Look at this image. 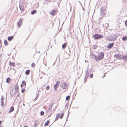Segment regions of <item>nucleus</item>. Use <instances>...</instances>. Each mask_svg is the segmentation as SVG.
Masks as SVG:
<instances>
[{
    "instance_id": "obj_18",
    "label": "nucleus",
    "mask_w": 127,
    "mask_h": 127,
    "mask_svg": "<svg viewBox=\"0 0 127 127\" xmlns=\"http://www.w3.org/2000/svg\"><path fill=\"white\" fill-rule=\"evenodd\" d=\"M66 43H64L62 45V47L64 49L66 47Z\"/></svg>"
},
{
    "instance_id": "obj_30",
    "label": "nucleus",
    "mask_w": 127,
    "mask_h": 127,
    "mask_svg": "<svg viewBox=\"0 0 127 127\" xmlns=\"http://www.w3.org/2000/svg\"><path fill=\"white\" fill-rule=\"evenodd\" d=\"M22 84L24 86H25L26 85V83L24 81H23L22 82Z\"/></svg>"
},
{
    "instance_id": "obj_45",
    "label": "nucleus",
    "mask_w": 127,
    "mask_h": 127,
    "mask_svg": "<svg viewBox=\"0 0 127 127\" xmlns=\"http://www.w3.org/2000/svg\"><path fill=\"white\" fill-rule=\"evenodd\" d=\"M23 105L24 106L25 105V104L24 103H23Z\"/></svg>"
},
{
    "instance_id": "obj_47",
    "label": "nucleus",
    "mask_w": 127,
    "mask_h": 127,
    "mask_svg": "<svg viewBox=\"0 0 127 127\" xmlns=\"http://www.w3.org/2000/svg\"><path fill=\"white\" fill-rule=\"evenodd\" d=\"M10 54H11V53H10V54H8V56H9V55Z\"/></svg>"
},
{
    "instance_id": "obj_8",
    "label": "nucleus",
    "mask_w": 127,
    "mask_h": 127,
    "mask_svg": "<svg viewBox=\"0 0 127 127\" xmlns=\"http://www.w3.org/2000/svg\"><path fill=\"white\" fill-rule=\"evenodd\" d=\"M121 55L119 54H117L116 55H115L114 56V57L115 58H117L118 59H121Z\"/></svg>"
},
{
    "instance_id": "obj_43",
    "label": "nucleus",
    "mask_w": 127,
    "mask_h": 127,
    "mask_svg": "<svg viewBox=\"0 0 127 127\" xmlns=\"http://www.w3.org/2000/svg\"><path fill=\"white\" fill-rule=\"evenodd\" d=\"M24 127H27L26 126H24Z\"/></svg>"
},
{
    "instance_id": "obj_26",
    "label": "nucleus",
    "mask_w": 127,
    "mask_h": 127,
    "mask_svg": "<svg viewBox=\"0 0 127 127\" xmlns=\"http://www.w3.org/2000/svg\"><path fill=\"white\" fill-rule=\"evenodd\" d=\"M4 43L6 45H7L8 44V43L7 42V41L6 40H5L4 41Z\"/></svg>"
},
{
    "instance_id": "obj_46",
    "label": "nucleus",
    "mask_w": 127,
    "mask_h": 127,
    "mask_svg": "<svg viewBox=\"0 0 127 127\" xmlns=\"http://www.w3.org/2000/svg\"><path fill=\"white\" fill-rule=\"evenodd\" d=\"M55 64V63H54L53 64V65H54Z\"/></svg>"
},
{
    "instance_id": "obj_29",
    "label": "nucleus",
    "mask_w": 127,
    "mask_h": 127,
    "mask_svg": "<svg viewBox=\"0 0 127 127\" xmlns=\"http://www.w3.org/2000/svg\"><path fill=\"white\" fill-rule=\"evenodd\" d=\"M100 14L101 15H103L104 14V11H102V10H100Z\"/></svg>"
},
{
    "instance_id": "obj_41",
    "label": "nucleus",
    "mask_w": 127,
    "mask_h": 127,
    "mask_svg": "<svg viewBox=\"0 0 127 127\" xmlns=\"http://www.w3.org/2000/svg\"><path fill=\"white\" fill-rule=\"evenodd\" d=\"M21 87H23V85L22 84L21 85Z\"/></svg>"
},
{
    "instance_id": "obj_6",
    "label": "nucleus",
    "mask_w": 127,
    "mask_h": 127,
    "mask_svg": "<svg viewBox=\"0 0 127 127\" xmlns=\"http://www.w3.org/2000/svg\"><path fill=\"white\" fill-rule=\"evenodd\" d=\"M61 86L62 88L64 89H66L67 88V85L66 83H62L61 84Z\"/></svg>"
},
{
    "instance_id": "obj_35",
    "label": "nucleus",
    "mask_w": 127,
    "mask_h": 127,
    "mask_svg": "<svg viewBox=\"0 0 127 127\" xmlns=\"http://www.w3.org/2000/svg\"><path fill=\"white\" fill-rule=\"evenodd\" d=\"M125 24L126 26L127 27V20L125 21Z\"/></svg>"
},
{
    "instance_id": "obj_9",
    "label": "nucleus",
    "mask_w": 127,
    "mask_h": 127,
    "mask_svg": "<svg viewBox=\"0 0 127 127\" xmlns=\"http://www.w3.org/2000/svg\"><path fill=\"white\" fill-rule=\"evenodd\" d=\"M114 44V43L113 42L109 44L107 46V48L108 49L111 48L113 47Z\"/></svg>"
},
{
    "instance_id": "obj_15",
    "label": "nucleus",
    "mask_w": 127,
    "mask_h": 127,
    "mask_svg": "<svg viewBox=\"0 0 127 127\" xmlns=\"http://www.w3.org/2000/svg\"><path fill=\"white\" fill-rule=\"evenodd\" d=\"M13 38V36H9L8 38V39L9 41H10L12 40Z\"/></svg>"
},
{
    "instance_id": "obj_25",
    "label": "nucleus",
    "mask_w": 127,
    "mask_h": 127,
    "mask_svg": "<svg viewBox=\"0 0 127 127\" xmlns=\"http://www.w3.org/2000/svg\"><path fill=\"white\" fill-rule=\"evenodd\" d=\"M10 65L12 66H14L15 65V64L14 63H12L11 62H10Z\"/></svg>"
},
{
    "instance_id": "obj_51",
    "label": "nucleus",
    "mask_w": 127,
    "mask_h": 127,
    "mask_svg": "<svg viewBox=\"0 0 127 127\" xmlns=\"http://www.w3.org/2000/svg\"><path fill=\"white\" fill-rule=\"evenodd\" d=\"M105 75H104V76H103V77H104V76H105Z\"/></svg>"
},
{
    "instance_id": "obj_14",
    "label": "nucleus",
    "mask_w": 127,
    "mask_h": 127,
    "mask_svg": "<svg viewBox=\"0 0 127 127\" xmlns=\"http://www.w3.org/2000/svg\"><path fill=\"white\" fill-rule=\"evenodd\" d=\"M53 104H51L49 106L48 109L47 110V111H48V112H49L50 110L52 108Z\"/></svg>"
},
{
    "instance_id": "obj_40",
    "label": "nucleus",
    "mask_w": 127,
    "mask_h": 127,
    "mask_svg": "<svg viewBox=\"0 0 127 127\" xmlns=\"http://www.w3.org/2000/svg\"><path fill=\"white\" fill-rule=\"evenodd\" d=\"M37 53H40V52L39 51H38L37 52Z\"/></svg>"
},
{
    "instance_id": "obj_39",
    "label": "nucleus",
    "mask_w": 127,
    "mask_h": 127,
    "mask_svg": "<svg viewBox=\"0 0 127 127\" xmlns=\"http://www.w3.org/2000/svg\"><path fill=\"white\" fill-rule=\"evenodd\" d=\"M2 122L1 121H0V125L1 124Z\"/></svg>"
},
{
    "instance_id": "obj_33",
    "label": "nucleus",
    "mask_w": 127,
    "mask_h": 127,
    "mask_svg": "<svg viewBox=\"0 0 127 127\" xmlns=\"http://www.w3.org/2000/svg\"><path fill=\"white\" fill-rule=\"evenodd\" d=\"M32 67H33L35 66V64L34 63H32L31 64Z\"/></svg>"
},
{
    "instance_id": "obj_44",
    "label": "nucleus",
    "mask_w": 127,
    "mask_h": 127,
    "mask_svg": "<svg viewBox=\"0 0 127 127\" xmlns=\"http://www.w3.org/2000/svg\"><path fill=\"white\" fill-rule=\"evenodd\" d=\"M38 95H39V94H38L37 95V96H38Z\"/></svg>"
},
{
    "instance_id": "obj_21",
    "label": "nucleus",
    "mask_w": 127,
    "mask_h": 127,
    "mask_svg": "<svg viewBox=\"0 0 127 127\" xmlns=\"http://www.w3.org/2000/svg\"><path fill=\"white\" fill-rule=\"evenodd\" d=\"M106 9V8L105 7H101L100 9V10L104 11Z\"/></svg>"
},
{
    "instance_id": "obj_1",
    "label": "nucleus",
    "mask_w": 127,
    "mask_h": 127,
    "mask_svg": "<svg viewBox=\"0 0 127 127\" xmlns=\"http://www.w3.org/2000/svg\"><path fill=\"white\" fill-rule=\"evenodd\" d=\"M117 37V35L115 34H112L111 35H108L106 36V38L108 41H113L116 39Z\"/></svg>"
},
{
    "instance_id": "obj_32",
    "label": "nucleus",
    "mask_w": 127,
    "mask_h": 127,
    "mask_svg": "<svg viewBox=\"0 0 127 127\" xmlns=\"http://www.w3.org/2000/svg\"><path fill=\"white\" fill-rule=\"evenodd\" d=\"M44 113V112H43V111H41V112H40V115H41L42 116V115H43Z\"/></svg>"
},
{
    "instance_id": "obj_38",
    "label": "nucleus",
    "mask_w": 127,
    "mask_h": 127,
    "mask_svg": "<svg viewBox=\"0 0 127 127\" xmlns=\"http://www.w3.org/2000/svg\"><path fill=\"white\" fill-rule=\"evenodd\" d=\"M79 2L80 3L81 5V6L82 5V4L81 3V2L79 1Z\"/></svg>"
},
{
    "instance_id": "obj_34",
    "label": "nucleus",
    "mask_w": 127,
    "mask_h": 127,
    "mask_svg": "<svg viewBox=\"0 0 127 127\" xmlns=\"http://www.w3.org/2000/svg\"><path fill=\"white\" fill-rule=\"evenodd\" d=\"M49 86H47L46 87V89L47 90H48L49 89Z\"/></svg>"
},
{
    "instance_id": "obj_10",
    "label": "nucleus",
    "mask_w": 127,
    "mask_h": 127,
    "mask_svg": "<svg viewBox=\"0 0 127 127\" xmlns=\"http://www.w3.org/2000/svg\"><path fill=\"white\" fill-rule=\"evenodd\" d=\"M57 10L56 9H55L53 10L51 12V14L52 15H54L55 14V13L57 12Z\"/></svg>"
},
{
    "instance_id": "obj_50",
    "label": "nucleus",
    "mask_w": 127,
    "mask_h": 127,
    "mask_svg": "<svg viewBox=\"0 0 127 127\" xmlns=\"http://www.w3.org/2000/svg\"><path fill=\"white\" fill-rule=\"evenodd\" d=\"M37 98H35V100H36L37 99Z\"/></svg>"
},
{
    "instance_id": "obj_19",
    "label": "nucleus",
    "mask_w": 127,
    "mask_h": 127,
    "mask_svg": "<svg viewBox=\"0 0 127 127\" xmlns=\"http://www.w3.org/2000/svg\"><path fill=\"white\" fill-rule=\"evenodd\" d=\"M122 40L124 41H126L127 40V37L126 36H124V37H123L122 38Z\"/></svg>"
},
{
    "instance_id": "obj_31",
    "label": "nucleus",
    "mask_w": 127,
    "mask_h": 127,
    "mask_svg": "<svg viewBox=\"0 0 127 127\" xmlns=\"http://www.w3.org/2000/svg\"><path fill=\"white\" fill-rule=\"evenodd\" d=\"M15 90H16L17 91L18 90V86L16 85V86H15Z\"/></svg>"
},
{
    "instance_id": "obj_16",
    "label": "nucleus",
    "mask_w": 127,
    "mask_h": 127,
    "mask_svg": "<svg viewBox=\"0 0 127 127\" xmlns=\"http://www.w3.org/2000/svg\"><path fill=\"white\" fill-rule=\"evenodd\" d=\"M38 120H36L34 121V123H35V124H34V127H36L37 126V124L38 123Z\"/></svg>"
},
{
    "instance_id": "obj_20",
    "label": "nucleus",
    "mask_w": 127,
    "mask_h": 127,
    "mask_svg": "<svg viewBox=\"0 0 127 127\" xmlns=\"http://www.w3.org/2000/svg\"><path fill=\"white\" fill-rule=\"evenodd\" d=\"M11 81V79L9 77H8L6 79V82L9 83Z\"/></svg>"
},
{
    "instance_id": "obj_5",
    "label": "nucleus",
    "mask_w": 127,
    "mask_h": 127,
    "mask_svg": "<svg viewBox=\"0 0 127 127\" xmlns=\"http://www.w3.org/2000/svg\"><path fill=\"white\" fill-rule=\"evenodd\" d=\"M60 83L59 81H57L56 83L54 85V88L56 91H57V87L59 86Z\"/></svg>"
},
{
    "instance_id": "obj_7",
    "label": "nucleus",
    "mask_w": 127,
    "mask_h": 127,
    "mask_svg": "<svg viewBox=\"0 0 127 127\" xmlns=\"http://www.w3.org/2000/svg\"><path fill=\"white\" fill-rule=\"evenodd\" d=\"M121 59H122L124 61H126L127 60V55L126 56H121Z\"/></svg>"
},
{
    "instance_id": "obj_27",
    "label": "nucleus",
    "mask_w": 127,
    "mask_h": 127,
    "mask_svg": "<svg viewBox=\"0 0 127 127\" xmlns=\"http://www.w3.org/2000/svg\"><path fill=\"white\" fill-rule=\"evenodd\" d=\"M64 115V113H61V115H60L61 116L60 117V118L61 119H62L63 116Z\"/></svg>"
},
{
    "instance_id": "obj_3",
    "label": "nucleus",
    "mask_w": 127,
    "mask_h": 127,
    "mask_svg": "<svg viewBox=\"0 0 127 127\" xmlns=\"http://www.w3.org/2000/svg\"><path fill=\"white\" fill-rule=\"evenodd\" d=\"M103 36L102 35H99L98 34H95L93 35V37L95 39H99L102 37H103Z\"/></svg>"
},
{
    "instance_id": "obj_42",
    "label": "nucleus",
    "mask_w": 127,
    "mask_h": 127,
    "mask_svg": "<svg viewBox=\"0 0 127 127\" xmlns=\"http://www.w3.org/2000/svg\"><path fill=\"white\" fill-rule=\"evenodd\" d=\"M19 95V94H18L17 95V96H18Z\"/></svg>"
},
{
    "instance_id": "obj_37",
    "label": "nucleus",
    "mask_w": 127,
    "mask_h": 127,
    "mask_svg": "<svg viewBox=\"0 0 127 127\" xmlns=\"http://www.w3.org/2000/svg\"><path fill=\"white\" fill-rule=\"evenodd\" d=\"M90 76L91 78H92L93 77V75L92 74L90 75Z\"/></svg>"
},
{
    "instance_id": "obj_24",
    "label": "nucleus",
    "mask_w": 127,
    "mask_h": 127,
    "mask_svg": "<svg viewBox=\"0 0 127 127\" xmlns=\"http://www.w3.org/2000/svg\"><path fill=\"white\" fill-rule=\"evenodd\" d=\"M60 116V114L59 113L57 114V115H56L57 117L55 119V120H56L58 119V118L59 117V116Z\"/></svg>"
},
{
    "instance_id": "obj_48",
    "label": "nucleus",
    "mask_w": 127,
    "mask_h": 127,
    "mask_svg": "<svg viewBox=\"0 0 127 127\" xmlns=\"http://www.w3.org/2000/svg\"><path fill=\"white\" fill-rule=\"evenodd\" d=\"M10 54H11V53H10V54H8V56H9V55Z\"/></svg>"
},
{
    "instance_id": "obj_22",
    "label": "nucleus",
    "mask_w": 127,
    "mask_h": 127,
    "mask_svg": "<svg viewBox=\"0 0 127 127\" xmlns=\"http://www.w3.org/2000/svg\"><path fill=\"white\" fill-rule=\"evenodd\" d=\"M50 121H49L48 120L47 121V122H45V124L44 125L45 126H47L48 125Z\"/></svg>"
},
{
    "instance_id": "obj_11",
    "label": "nucleus",
    "mask_w": 127,
    "mask_h": 127,
    "mask_svg": "<svg viewBox=\"0 0 127 127\" xmlns=\"http://www.w3.org/2000/svg\"><path fill=\"white\" fill-rule=\"evenodd\" d=\"M22 21V20L21 19L18 23L17 25L19 27H20V26L21 25Z\"/></svg>"
},
{
    "instance_id": "obj_12",
    "label": "nucleus",
    "mask_w": 127,
    "mask_h": 127,
    "mask_svg": "<svg viewBox=\"0 0 127 127\" xmlns=\"http://www.w3.org/2000/svg\"><path fill=\"white\" fill-rule=\"evenodd\" d=\"M4 99V98L3 97V95H2V97L1 98V105H3L4 104V102L3 100Z\"/></svg>"
},
{
    "instance_id": "obj_4",
    "label": "nucleus",
    "mask_w": 127,
    "mask_h": 127,
    "mask_svg": "<svg viewBox=\"0 0 127 127\" xmlns=\"http://www.w3.org/2000/svg\"><path fill=\"white\" fill-rule=\"evenodd\" d=\"M25 7V6L24 4H23L22 3L20 4L19 5V8L22 12H23L24 10Z\"/></svg>"
},
{
    "instance_id": "obj_28",
    "label": "nucleus",
    "mask_w": 127,
    "mask_h": 127,
    "mask_svg": "<svg viewBox=\"0 0 127 127\" xmlns=\"http://www.w3.org/2000/svg\"><path fill=\"white\" fill-rule=\"evenodd\" d=\"M70 97V96H67L66 98V100H68V99H69Z\"/></svg>"
},
{
    "instance_id": "obj_23",
    "label": "nucleus",
    "mask_w": 127,
    "mask_h": 127,
    "mask_svg": "<svg viewBox=\"0 0 127 127\" xmlns=\"http://www.w3.org/2000/svg\"><path fill=\"white\" fill-rule=\"evenodd\" d=\"M30 70H27L25 72V74L27 75H28L29 74Z\"/></svg>"
},
{
    "instance_id": "obj_52",
    "label": "nucleus",
    "mask_w": 127,
    "mask_h": 127,
    "mask_svg": "<svg viewBox=\"0 0 127 127\" xmlns=\"http://www.w3.org/2000/svg\"><path fill=\"white\" fill-rule=\"evenodd\" d=\"M45 65L46 66H47L46 64H45Z\"/></svg>"
},
{
    "instance_id": "obj_17",
    "label": "nucleus",
    "mask_w": 127,
    "mask_h": 127,
    "mask_svg": "<svg viewBox=\"0 0 127 127\" xmlns=\"http://www.w3.org/2000/svg\"><path fill=\"white\" fill-rule=\"evenodd\" d=\"M37 12L36 10H34L31 12V13L32 15L35 14Z\"/></svg>"
},
{
    "instance_id": "obj_13",
    "label": "nucleus",
    "mask_w": 127,
    "mask_h": 127,
    "mask_svg": "<svg viewBox=\"0 0 127 127\" xmlns=\"http://www.w3.org/2000/svg\"><path fill=\"white\" fill-rule=\"evenodd\" d=\"M14 109V108L13 106H11L10 108V110L9 111V113H10L12 112Z\"/></svg>"
},
{
    "instance_id": "obj_2",
    "label": "nucleus",
    "mask_w": 127,
    "mask_h": 127,
    "mask_svg": "<svg viewBox=\"0 0 127 127\" xmlns=\"http://www.w3.org/2000/svg\"><path fill=\"white\" fill-rule=\"evenodd\" d=\"M95 58L96 61L98 60H100L102 59L104 56V54L102 52H101L98 54L97 55H95Z\"/></svg>"
},
{
    "instance_id": "obj_49",
    "label": "nucleus",
    "mask_w": 127,
    "mask_h": 127,
    "mask_svg": "<svg viewBox=\"0 0 127 127\" xmlns=\"http://www.w3.org/2000/svg\"><path fill=\"white\" fill-rule=\"evenodd\" d=\"M39 6V5H37V7H38Z\"/></svg>"
},
{
    "instance_id": "obj_36",
    "label": "nucleus",
    "mask_w": 127,
    "mask_h": 127,
    "mask_svg": "<svg viewBox=\"0 0 127 127\" xmlns=\"http://www.w3.org/2000/svg\"><path fill=\"white\" fill-rule=\"evenodd\" d=\"M25 89H23L22 90H21V92H22V93H24V92L25 91Z\"/></svg>"
}]
</instances>
